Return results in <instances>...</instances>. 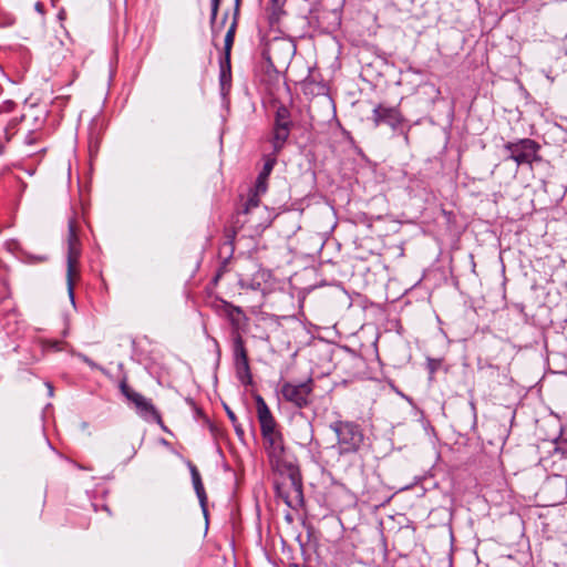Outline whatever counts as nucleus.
Returning a JSON list of instances; mask_svg holds the SVG:
<instances>
[{
  "label": "nucleus",
  "instance_id": "obj_23",
  "mask_svg": "<svg viewBox=\"0 0 567 567\" xmlns=\"http://www.w3.org/2000/svg\"><path fill=\"white\" fill-rule=\"evenodd\" d=\"M233 426L238 436H244L245 431H244L243 426L238 423V421L235 424H233Z\"/></svg>",
  "mask_w": 567,
  "mask_h": 567
},
{
  "label": "nucleus",
  "instance_id": "obj_21",
  "mask_svg": "<svg viewBox=\"0 0 567 567\" xmlns=\"http://www.w3.org/2000/svg\"><path fill=\"white\" fill-rule=\"evenodd\" d=\"M225 411H226V414L228 416V419L230 420L231 424H235L238 419L236 416V414L234 413L233 410H230L228 406H225Z\"/></svg>",
  "mask_w": 567,
  "mask_h": 567
},
{
  "label": "nucleus",
  "instance_id": "obj_32",
  "mask_svg": "<svg viewBox=\"0 0 567 567\" xmlns=\"http://www.w3.org/2000/svg\"><path fill=\"white\" fill-rule=\"evenodd\" d=\"M287 567H299V565H298V564H296V563H290V564H288V566H287Z\"/></svg>",
  "mask_w": 567,
  "mask_h": 567
},
{
  "label": "nucleus",
  "instance_id": "obj_19",
  "mask_svg": "<svg viewBox=\"0 0 567 567\" xmlns=\"http://www.w3.org/2000/svg\"><path fill=\"white\" fill-rule=\"evenodd\" d=\"M220 2L221 0H210L213 24L215 23V17L218 16Z\"/></svg>",
  "mask_w": 567,
  "mask_h": 567
},
{
  "label": "nucleus",
  "instance_id": "obj_11",
  "mask_svg": "<svg viewBox=\"0 0 567 567\" xmlns=\"http://www.w3.org/2000/svg\"><path fill=\"white\" fill-rule=\"evenodd\" d=\"M217 309L218 311H221L229 320L230 324L235 330L233 333L238 332V328L240 324L239 317L244 316L243 309L225 300L220 301V305L218 306Z\"/></svg>",
  "mask_w": 567,
  "mask_h": 567
},
{
  "label": "nucleus",
  "instance_id": "obj_28",
  "mask_svg": "<svg viewBox=\"0 0 567 567\" xmlns=\"http://www.w3.org/2000/svg\"><path fill=\"white\" fill-rule=\"evenodd\" d=\"M32 259L37 262H42V261L47 260V257L45 256H37V257H32Z\"/></svg>",
  "mask_w": 567,
  "mask_h": 567
},
{
  "label": "nucleus",
  "instance_id": "obj_29",
  "mask_svg": "<svg viewBox=\"0 0 567 567\" xmlns=\"http://www.w3.org/2000/svg\"><path fill=\"white\" fill-rule=\"evenodd\" d=\"M42 8H43V6H42V3H41V2H37V3H35V9H37L39 12H42Z\"/></svg>",
  "mask_w": 567,
  "mask_h": 567
},
{
  "label": "nucleus",
  "instance_id": "obj_4",
  "mask_svg": "<svg viewBox=\"0 0 567 567\" xmlns=\"http://www.w3.org/2000/svg\"><path fill=\"white\" fill-rule=\"evenodd\" d=\"M540 148L538 142L528 137L517 138L504 144V150L507 152L506 159L515 162L517 166L526 165L530 169L534 168L535 163L543 161L539 154Z\"/></svg>",
  "mask_w": 567,
  "mask_h": 567
},
{
  "label": "nucleus",
  "instance_id": "obj_6",
  "mask_svg": "<svg viewBox=\"0 0 567 567\" xmlns=\"http://www.w3.org/2000/svg\"><path fill=\"white\" fill-rule=\"evenodd\" d=\"M372 121L375 126L381 124L389 125L394 134L402 135L404 141L409 142L408 130L404 128L405 118L396 106H386L384 104H377L372 110Z\"/></svg>",
  "mask_w": 567,
  "mask_h": 567
},
{
  "label": "nucleus",
  "instance_id": "obj_10",
  "mask_svg": "<svg viewBox=\"0 0 567 567\" xmlns=\"http://www.w3.org/2000/svg\"><path fill=\"white\" fill-rule=\"evenodd\" d=\"M188 467H189V472H190V476H192V483H193L195 493L198 497L202 511H203L205 517H207V515H208L207 495H206L205 487H204V484L202 481V476H200L197 467L192 462H188Z\"/></svg>",
  "mask_w": 567,
  "mask_h": 567
},
{
  "label": "nucleus",
  "instance_id": "obj_34",
  "mask_svg": "<svg viewBox=\"0 0 567 567\" xmlns=\"http://www.w3.org/2000/svg\"><path fill=\"white\" fill-rule=\"evenodd\" d=\"M251 221H252L251 217H249V218H247V219L245 220V223H251Z\"/></svg>",
  "mask_w": 567,
  "mask_h": 567
},
{
  "label": "nucleus",
  "instance_id": "obj_13",
  "mask_svg": "<svg viewBox=\"0 0 567 567\" xmlns=\"http://www.w3.org/2000/svg\"><path fill=\"white\" fill-rule=\"evenodd\" d=\"M260 194H257L249 189L247 199L238 209V214L252 215L254 210L260 207Z\"/></svg>",
  "mask_w": 567,
  "mask_h": 567
},
{
  "label": "nucleus",
  "instance_id": "obj_8",
  "mask_svg": "<svg viewBox=\"0 0 567 567\" xmlns=\"http://www.w3.org/2000/svg\"><path fill=\"white\" fill-rule=\"evenodd\" d=\"M292 127L293 122L291 120L290 110L286 105L280 104L275 113V121L270 140L275 153H280L282 151L290 136Z\"/></svg>",
  "mask_w": 567,
  "mask_h": 567
},
{
  "label": "nucleus",
  "instance_id": "obj_18",
  "mask_svg": "<svg viewBox=\"0 0 567 567\" xmlns=\"http://www.w3.org/2000/svg\"><path fill=\"white\" fill-rule=\"evenodd\" d=\"M267 187H268V178L258 175L256 178L255 185L252 188H250V190H252L257 194L264 195L267 192Z\"/></svg>",
  "mask_w": 567,
  "mask_h": 567
},
{
  "label": "nucleus",
  "instance_id": "obj_15",
  "mask_svg": "<svg viewBox=\"0 0 567 567\" xmlns=\"http://www.w3.org/2000/svg\"><path fill=\"white\" fill-rule=\"evenodd\" d=\"M289 480L296 496L302 501V482L300 474L297 468L291 467L289 473Z\"/></svg>",
  "mask_w": 567,
  "mask_h": 567
},
{
  "label": "nucleus",
  "instance_id": "obj_12",
  "mask_svg": "<svg viewBox=\"0 0 567 567\" xmlns=\"http://www.w3.org/2000/svg\"><path fill=\"white\" fill-rule=\"evenodd\" d=\"M219 85L223 95H226L231 87L230 59L220 61Z\"/></svg>",
  "mask_w": 567,
  "mask_h": 567
},
{
  "label": "nucleus",
  "instance_id": "obj_17",
  "mask_svg": "<svg viewBox=\"0 0 567 567\" xmlns=\"http://www.w3.org/2000/svg\"><path fill=\"white\" fill-rule=\"evenodd\" d=\"M227 19H228V11L223 14L220 22H217V16H216L214 24H213L212 16L209 17V24H210L213 39H216L219 37L221 30L224 29V27L226 24Z\"/></svg>",
  "mask_w": 567,
  "mask_h": 567
},
{
  "label": "nucleus",
  "instance_id": "obj_33",
  "mask_svg": "<svg viewBox=\"0 0 567 567\" xmlns=\"http://www.w3.org/2000/svg\"><path fill=\"white\" fill-rule=\"evenodd\" d=\"M92 150H93V141H92V138H91V140H90V152H92Z\"/></svg>",
  "mask_w": 567,
  "mask_h": 567
},
{
  "label": "nucleus",
  "instance_id": "obj_16",
  "mask_svg": "<svg viewBox=\"0 0 567 567\" xmlns=\"http://www.w3.org/2000/svg\"><path fill=\"white\" fill-rule=\"evenodd\" d=\"M279 153H275V151L272 150V153L271 154H268L264 157V167L261 169V172L258 174L262 177H266L268 178L270 173L272 172L276 163H277V155Z\"/></svg>",
  "mask_w": 567,
  "mask_h": 567
},
{
  "label": "nucleus",
  "instance_id": "obj_14",
  "mask_svg": "<svg viewBox=\"0 0 567 567\" xmlns=\"http://www.w3.org/2000/svg\"><path fill=\"white\" fill-rule=\"evenodd\" d=\"M237 24H238V19H236V17H233V21L226 32L225 40H224V58H225V60L230 59V52H231V48H233V44L235 41Z\"/></svg>",
  "mask_w": 567,
  "mask_h": 567
},
{
  "label": "nucleus",
  "instance_id": "obj_20",
  "mask_svg": "<svg viewBox=\"0 0 567 567\" xmlns=\"http://www.w3.org/2000/svg\"><path fill=\"white\" fill-rule=\"evenodd\" d=\"M60 344H61V342L58 340H52V341L49 340V341L43 342L44 348H50V349H55V350H60Z\"/></svg>",
  "mask_w": 567,
  "mask_h": 567
},
{
  "label": "nucleus",
  "instance_id": "obj_27",
  "mask_svg": "<svg viewBox=\"0 0 567 567\" xmlns=\"http://www.w3.org/2000/svg\"><path fill=\"white\" fill-rule=\"evenodd\" d=\"M45 386L48 388V394L49 396H53V385L51 382H45Z\"/></svg>",
  "mask_w": 567,
  "mask_h": 567
},
{
  "label": "nucleus",
  "instance_id": "obj_5",
  "mask_svg": "<svg viewBox=\"0 0 567 567\" xmlns=\"http://www.w3.org/2000/svg\"><path fill=\"white\" fill-rule=\"evenodd\" d=\"M315 381L308 378L302 382L284 381L278 393L281 399L298 410L309 408L313 402Z\"/></svg>",
  "mask_w": 567,
  "mask_h": 567
},
{
  "label": "nucleus",
  "instance_id": "obj_26",
  "mask_svg": "<svg viewBox=\"0 0 567 567\" xmlns=\"http://www.w3.org/2000/svg\"><path fill=\"white\" fill-rule=\"evenodd\" d=\"M82 359H83V361H84L86 364H89L90 367H92V368H95V367H96V364H95V363H94L90 358H87L86 355H82Z\"/></svg>",
  "mask_w": 567,
  "mask_h": 567
},
{
  "label": "nucleus",
  "instance_id": "obj_7",
  "mask_svg": "<svg viewBox=\"0 0 567 567\" xmlns=\"http://www.w3.org/2000/svg\"><path fill=\"white\" fill-rule=\"evenodd\" d=\"M121 393L131 402L134 404L137 414L144 419L145 421H154L157 424L161 425L163 430L166 431V427L163 423L162 416L159 412L156 410L155 405L153 404L152 400L145 398L141 393L134 391L132 388H130L125 381L121 382L120 384Z\"/></svg>",
  "mask_w": 567,
  "mask_h": 567
},
{
  "label": "nucleus",
  "instance_id": "obj_1",
  "mask_svg": "<svg viewBox=\"0 0 567 567\" xmlns=\"http://www.w3.org/2000/svg\"><path fill=\"white\" fill-rule=\"evenodd\" d=\"M257 417L268 457L279 461L285 454V440L278 423L261 395L255 396Z\"/></svg>",
  "mask_w": 567,
  "mask_h": 567
},
{
  "label": "nucleus",
  "instance_id": "obj_22",
  "mask_svg": "<svg viewBox=\"0 0 567 567\" xmlns=\"http://www.w3.org/2000/svg\"><path fill=\"white\" fill-rule=\"evenodd\" d=\"M437 365H439V362L436 360L429 359L427 367H429V370L431 373H434L436 371Z\"/></svg>",
  "mask_w": 567,
  "mask_h": 567
},
{
  "label": "nucleus",
  "instance_id": "obj_24",
  "mask_svg": "<svg viewBox=\"0 0 567 567\" xmlns=\"http://www.w3.org/2000/svg\"><path fill=\"white\" fill-rule=\"evenodd\" d=\"M470 406H471V411L474 415V419H476V414H477V408H476V403L474 400H471L470 401Z\"/></svg>",
  "mask_w": 567,
  "mask_h": 567
},
{
  "label": "nucleus",
  "instance_id": "obj_3",
  "mask_svg": "<svg viewBox=\"0 0 567 567\" xmlns=\"http://www.w3.org/2000/svg\"><path fill=\"white\" fill-rule=\"evenodd\" d=\"M66 245V286L69 298L74 305V279L78 276V265L82 252L75 213L68 220Z\"/></svg>",
  "mask_w": 567,
  "mask_h": 567
},
{
  "label": "nucleus",
  "instance_id": "obj_9",
  "mask_svg": "<svg viewBox=\"0 0 567 567\" xmlns=\"http://www.w3.org/2000/svg\"><path fill=\"white\" fill-rule=\"evenodd\" d=\"M233 353L238 380L245 385L250 384L252 382V375L248 353L245 341L239 332L233 333Z\"/></svg>",
  "mask_w": 567,
  "mask_h": 567
},
{
  "label": "nucleus",
  "instance_id": "obj_31",
  "mask_svg": "<svg viewBox=\"0 0 567 567\" xmlns=\"http://www.w3.org/2000/svg\"><path fill=\"white\" fill-rule=\"evenodd\" d=\"M285 503H286L289 507H291V506H292V505H291V502L289 501V497H288V496H286V497H285Z\"/></svg>",
  "mask_w": 567,
  "mask_h": 567
},
{
  "label": "nucleus",
  "instance_id": "obj_2",
  "mask_svg": "<svg viewBox=\"0 0 567 567\" xmlns=\"http://www.w3.org/2000/svg\"><path fill=\"white\" fill-rule=\"evenodd\" d=\"M330 430L337 436L339 455L358 453L364 443V433L360 424L353 421L337 420L330 424Z\"/></svg>",
  "mask_w": 567,
  "mask_h": 567
},
{
  "label": "nucleus",
  "instance_id": "obj_30",
  "mask_svg": "<svg viewBox=\"0 0 567 567\" xmlns=\"http://www.w3.org/2000/svg\"><path fill=\"white\" fill-rule=\"evenodd\" d=\"M213 341H214V344H215V347H216V349H217V353H218V354H220V350H219V343H218V341H217L216 339H213Z\"/></svg>",
  "mask_w": 567,
  "mask_h": 567
},
{
  "label": "nucleus",
  "instance_id": "obj_25",
  "mask_svg": "<svg viewBox=\"0 0 567 567\" xmlns=\"http://www.w3.org/2000/svg\"><path fill=\"white\" fill-rule=\"evenodd\" d=\"M240 0H235L234 17L238 19Z\"/></svg>",
  "mask_w": 567,
  "mask_h": 567
}]
</instances>
